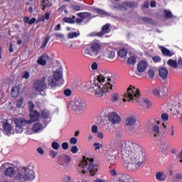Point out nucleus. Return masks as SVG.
Returning a JSON list of instances; mask_svg holds the SVG:
<instances>
[{
	"instance_id": "25",
	"label": "nucleus",
	"mask_w": 182,
	"mask_h": 182,
	"mask_svg": "<svg viewBox=\"0 0 182 182\" xmlns=\"http://www.w3.org/2000/svg\"><path fill=\"white\" fill-rule=\"evenodd\" d=\"M168 93L167 87H159V95L161 97H164Z\"/></svg>"
},
{
	"instance_id": "51",
	"label": "nucleus",
	"mask_w": 182,
	"mask_h": 182,
	"mask_svg": "<svg viewBox=\"0 0 182 182\" xmlns=\"http://www.w3.org/2000/svg\"><path fill=\"white\" fill-rule=\"evenodd\" d=\"M94 147H95V151H97V150H100V149L103 147V145H102L100 143H95Z\"/></svg>"
},
{
	"instance_id": "23",
	"label": "nucleus",
	"mask_w": 182,
	"mask_h": 182,
	"mask_svg": "<svg viewBox=\"0 0 182 182\" xmlns=\"http://www.w3.org/2000/svg\"><path fill=\"white\" fill-rule=\"evenodd\" d=\"M39 113H38V112L36 111H31V112H30V118L31 119L32 122H38V120H39Z\"/></svg>"
},
{
	"instance_id": "16",
	"label": "nucleus",
	"mask_w": 182,
	"mask_h": 182,
	"mask_svg": "<svg viewBox=\"0 0 182 182\" xmlns=\"http://www.w3.org/2000/svg\"><path fill=\"white\" fill-rule=\"evenodd\" d=\"M48 60H49V56L44 54L37 60V63L41 65V66H46V62H48Z\"/></svg>"
},
{
	"instance_id": "28",
	"label": "nucleus",
	"mask_w": 182,
	"mask_h": 182,
	"mask_svg": "<svg viewBox=\"0 0 182 182\" xmlns=\"http://www.w3.org/2000/svg\"><path fill=\"white\" fill-rule=\"evenodd\" d=\"M110 24L109 23H107L105 26H102V31H101V34L102 35H105V33H109V32H110Z\"/></svg>"
},
{
	"instance_id": "40",
	"label": "nucleus",
	"mask_w": 182,
	"mask_h": 182,
	"mask_svg": "<svg viewBox=\"0 0 182 182\" xmlns=\"http://www.w3.org/2000/svg\"><path fill=\"white\" fill-rule=\"evenodd\" d=\"M80 35V33L70 32L68 34V39H73V38H77Z\"/></svg>"
},
{
	"instance_id": "24",
	"label": "nucleus",
	"mask_w": 182,
	"mask_h": 182,
	"mask_svg": "<svg viewBox=\"0 0 182 182\" xmlns=\"http://www.w3.org/2000/svg\"><path fill=\"white\" fill-rule=\"evenodd\" d=\"M58 81L53 77V76H50L48 77V86L50 87H55L56 86V82Z\"/></svg>"
},
{
	"instance_id": "61",
	"label": "nucleus",
	"mask_w": 182,
	"mask_h": 182,
	"mask_svg": "<svg viewBox=\"0 0 182 182\" xmlns=\"http://www.w3.org/2000/svg\"><path fill=\"white\" fill-rule=\"evenodd\" d=\"M148 75H149V77L153 79V77H154V70L153 69L149 70Z\"/></svg>"
},
{
	"instance_id": "27",
	"label": "nucleus",
	"mask_w": 182,
	"mask_h": 182,
	"mask_svg": "<svg viewBox=\"0 0 182 182\" xmlns=\"http://www.w3.org/2000/svg\"><path fill=\"white\" fill-rule=\"evenodd\" d=\"M55 80L57 82H59V80H60V79H62V72L59 70H57L54 73H53V76Z\"/></svg>"
},
{
	"instance_id": "9",
	"label": "nucleus",
	"mask_w": 182,
	"mask_h": 182,
	"mask_svg": "<svg viewBox=\"0 0 182 182\" xmlns=\"http://www.w3.org/2000/svg\"><path fill=\"white\" fill-rule=\"evenodd\" d=\"M46 78H42L41 80H36L33 82V89L36 92H43L46 89Z\"/></svg>"
},
{
	"instance_id": "32",
	"label": "nucleus",
	"mask_w": 182,
	"mask_h": 182,
	"mask_svg": "<svg viewBox=\"0 0 182 182\" xmlns=\"http://www.w3.org/2000/svg\"><path fill=\"white\" fill-rule=\"evenodd\" d=\"M161 50L164 56H173V53L170 52L168 49L161 47Z\"/></svg>"
},
{
	"instance_id": "8",
	"label": "nucleus",
	"mask_w": 182,
	"mask_h": 182,
	"mask_svg": "<svg viewBox=\"0 0 182 182\" xmlns=\"http://www.w3.org/2000/svg\"><path fill=\"white\" fill-rule=\"evenodd\" d=\"M159 124H160V121H157L155 119L149 121V126L152 127L153 137H160V136L164 134L161 129L159 127Z\"/></svg>"
},
{
	"instance_id": "7",
	"label": "nucleus",
	"mask_w": 182,
	"mask_h": 182,
	"mask_svg": "<svg viewBox=\"0 0 182 182\" xmlns=\"http://www.w3.org/2000/svg\"><path fill=\"white\" fill-rule=\"evenodd\" d=\"M102 50V44L99 41H94L90 44V50L87 48L85 53L91 58H96Z\"/></svg>"
},
{
	"instance_id": "20",
	"label": "nucleus",
	"mask_w": 182,
	"mask_h": 182,
	"mask_svg": "<svg viewBox=\"0 0 182 182\" xmlns=\"http://www.w3.org/2000/svg\"><path fill=\"white\" fill-rule=\"evenodd\" d=\"M4 174L6 177L11 178L14 176V174H15V168L14 167H9L4 170Z\"/></svg>"
},
{
	"instance_id": "2",
	"label": "nucleus",
	"mask_w": 182,
	"mask_h": 182,
	"mask_svg": "<svg viewBox=\"0 0 182 182\" xmlns=\"http://www.w3.org/2000/svg\"><path fill=\"white\" fill-rule=\"evenodd\" d=\"M35 178H36V173L32 167L21 166L15 172L13 182H32Z\"/></svg>"
},
{
	"instance_id": "38",
	"label": "nucleus",
	"mask_w": 182,
	"mask_h": 182,
	"mask_svg": "<svg viewBox=\"0 0 182 182\" xmlns=\"http://www.w3.org/2000/svg\"><path fill=\"white\" fill-rule=\"evenodd\" d=\"M168 65L171 68H173V69H176L177 68V62L174 60L170 59L168 60Z\"/></svg>"
},
{
	"instance_id": "37",
	"label": "nucleus",
	"mask_w": 182,
	"mask_h": 182,
	"mask_svg": "<svg viewBox=\"0 0 182 182\" xmlns=\"http://www.w3.org/2000/svg\"><path fill=\"white\" fill-rule=\"evenodd\" d=\"M118 55L119 58H126L127 55V50L126 49L122 48L118 51Z\"/></svg>"
},
{
	"instance_id": "36",
	"label": "nucleus",
	"mask_w": 182,
	"mask_h": 182,
	"mask_svg": "<svg viewBox=\"0 0 182 182\" xmlns=\"http://www.w3.org/2000/svg\"><path fill=\"white\" fill-rule=\"evenodd\" d=\"M4 130L6 132V134L11 132L12 127H11V124H8V122H6L3 125Z\"/></svg>"
},
{
	"instance_id": "50",
	"label": "nucleus",
	"mask_w": 182,
	"mask_h": 182,
	"mask_svg": "<svg viewBox=\"0 0 182 182\" xmlns=\"http://www.w3.org/2000/svg\"><path fill=\"white\" fill-rule=\"evenodd\" d=\"M144 105L146 109H149L151 106V102L148 99H144Z\"/></svg>"
},
{
	"instance_id": "22",
	"label": "nucleus",
	"mask_w": 182,
	"mask_h": 182,
	"mask_svg": "<svg viewBox=\"0 0 182 182\" xmlns=\"http://www.w3.org/2000/svg\"><path fill=\"white\" fill-rule=\"evenodd\" d=\"M159 149L161 153H167L168 151V144L164 141L160 143Z\"/></svg>"
},
{
	"instance_id": "5",
	"label": "nucleus",
	"mask_w": 182,
	"mask_h": 182,
	"mask_svg": "<svg viewBox=\"0 0 182 182\" xmlns=\"http://www.w3.org/2000/svg\"><path fill=\"white\" fill-rule=\"evenodd\" d=\"M93 161H95L93 159L83 156V159L79 164L82 174H86V171H88L91 176H95L97 173V166H95Z\"/></svg>"
},
{
	"instance_id": "44",
	"label": "nucleus",
	"mask_w": 182,
	"mask_h": 182,
	"mask_svg": "<svg viewBox=\"0 0 182 182\" xmlns=\"http://www.w3.org/2000/svg\"><path fill=\"white\" fill-rule=\"evenodd\" d=\"M136 60H137V58H136L134 56H132L128 58L127 63L129 65H134V63H136Z\"/></svg>"
},
{
	"instance_id": "18",
	"label": "nucleus",
	"mask_w": 182,
	"mask_h": 182,
	"mask_svg": "<svg viewBox=\"0 0 182 182\" xmlns=\"http://www.w3.org/2000/svg\"><path fill=\"white\" fill-rule=\"evenodd\" d=\"M107 54L109 60H113L116 56V53L112 47H107Z\"/></svg>"
},
{
	"instance_id": "56",
	"label": "nucleus",
	"mask_w": 182,
	"mask_h": 182,
	"mask_svg": "<svg viewBox=\"0 0 182 182\" xmlns=\"http://www.w3.org/2000/svg\"><path fill=\"white\" fill-rule=\"evenodd\" d=\"M71 153L73 154H75V153H77L79 151V149H77V146H73L70 149Z\"/></svg>"
},
{
	"instance_id": "6",
	"label": "nucleus",
	"mask_w": 182,
	"mask_h": 182,
	"mask_svg": "<svg viewBox=\"0 0 182 182\" xmlns=\"http://www.w3.org/2000/svg\"><path fill=\"white\" fill-rule=\"evenodd\" d=\"M123 97H125L123 99L124 102H132V100H136L140 97V92L134 86L130 85Z\"/></svg>"
},
{
	"instance_id": "57",
	"label": "nucleus",
	"mask_w": 182,
	"mask_h": 182,
	"mask_svg": "<svg viewBox=\"0 0 182 182\" xmlns=\"http://www.w3.org/2000/svg\"><path fill=\"white\" fill-rule=\"evenodd\" d=\"M91 132L92 133H95V134L98 133L99 129L97 128V126L93 125L91 128Z\"/></svg>"
},
{
	"instance_id": "30",
	"label": "nucleus",
	"mask_w": 182,
	"mask_h": 182,
	"mask_svg": "<svg viewBox=\"0 0 182 182\" xmlns=\"http://www.w3.org/2000/svg\"><path fill=\"white\" fill-rule=\"evenodd\" d=\"M19 87H14L11 90V97H18L19 96Z\"/></svg>"
},
{
	"instance_id": "45",
	"label": "nucleus",
	"mask_w": 182,
	"mask_h": 182,
	"mask_svg": "<svg viewBox=\"0 0 182 182\" xmlns=\"http://www.w3.org/2000/svg\"><path fill=\"white\" fill-rule=\"evenodd\" d=\"M63 21L66 23H75V20L70 17H64Z\"/></svg>"
},
{
	"instance_id": "21",
	"label": "nucleus",
	"mask_w": 182,
	"mask_h": 182,
	"mask_svg": "<svg viewBox=\"0 0 182 182\" xmlns=\"http://www.w3.org/2000/svg\"><path fill=\"white\" fill-rule=\"evenodd\" d=\"M159 76L162 79H167V76H168V70H166V68H161L159 70Z\"/></svg>"
},
{
	"instance_id": "52",
	"label": "nucleus",
	"mask_w": 182,
	"mask_h": 182,
	"mask_svg": "<svg viewBox=\"0 0 182 182\" xmlns=\"http://www.w3.org/2000/svg\"><path fill=\"white\" fill-rule=\"evenodd\" d=\"M166 18H173V14H171V11L168 10H165L164 12Z\"/></svg>"
},
{
	"instance_id": "12",
	"label": "nucleus",
	"mask_w": 182,
	"mask_h": 182,
	"mask_svg": "<svg viewBox=\"0 0 182 182\" xmlns=\"http://www.w3.org/2000/svg\"><path fill=\"white\" fill-rule=\"evenodd\" d=\"M45 129V126H43V124L41 122H37L34 124L31 129H28L27 131L28 134H33V133H40V132H42Z\"/></svg>"
},
{
	"instance_id": "47",
	"label": "nucleus",
	"mask_w": 182,
	"mask_h": 182,
	"mask_svg": "<svg viewBox=\"0 0 182 182\" xmlns=\"http://www.w3.org/2000/svg\"><path fill=\"white\" fill-rule=\"evenodd\" d=\"M49 39H50L49 36L45 38L44 42L41 46V49H45V48H46V46L48 45V42H49Z\"/></svg>"
},
{
	"instance_id": "15",
	"label": "nucleus",
	"mask_w": 182,
	"mask_h": 182,
	"mask_svg": "<svg viewBox=\"0 0 182 182\" xmlns=\"http://www.w3.org/2000/svg\"><path fill=\"white\" fill-rule=\"evenodd\" d=\"M130 180H132V177L124 173H121L117 178V182H128V181H130Z\"/></svg>"
},
{
	"instance_id": "4",
	"label": "nucleus",
	"mask_w": 182,
	"mask_h": 182,
	"mask_svg": "<svg viewBox=\"0 0 182 182\" xmlns=\"http://www.w3.org/2000/svg\"><path fill=\"white\" fill-rule=\"evenodd\" d=\"M122 158L127 159L129 154H138L140 153H144L141 146L139 144L127 141L125 142L124 146L122 149Z\"/></svg>"
},
{
	"instance_id": "1",
	"label": "nucleus",
	"mask_w": 182,
	"mask_h": 182,
	"mask_svg": "<svg viewBox=\"0 0 182 182\" xmlns=\"http://www.w3.org/2000/svg\"><path fill=\"white\" fill-rule=\"evenodd\" d=\"M105 77L103 75H100L97 79L93 81L87 89L89 93H94L97 97H103L113 90V85L110 83L102 84L105 82Z\"/></svg>"
},
{
	"instance_id": "64",
	"label": "nucleus",
	"mask_w": 182,
	"mask_h": 182,
	"mask_svg": "<svg viewBox=\"0 0 182 182\" xmlns=\"http://www.w3.org/2000/svg\"><path fill=\"white\" fill-rule=\"evenodd\" d=\"M175 178L176 180H182V173H177L175 175Z\"/></svg>"
},
{
	"instance_id": "29",
	"label": "nucleus",
	"mask_w": 182,
	"mask_h": 182,
	"mask_svg": "<svg viewBox=\"0 0 182 182\" xmlns=\"http://www.w3.org/2000/svg\"><path fill=\"white\" fill-rule=\"evenodd\" d=\"M50 16V14L48 12L46 13L44 16H42L38 18L37 20V23L39 22H45V21L49 19V17Z\"/></svg>"
},
{
	"instance_id": "13",
	"label": "nucleus",
	"mask_w": 182,
	"mask_h": 182,
	"mask_svg": "<svg viewBox=\"0 0 182 182\" xmlns=\"http://www.w3.org/2000/svg\"><path fill=\"white\" fill-rule=\"evenodd\" d=\"M107 119L112 124L120 123L121 119L119 114L114 112H109L107 115Z\"/></svg>"
},
{
	"instance_id": "42",
	"label": "nucleus",
	"mask_w": 182,
	"mask_h": 182,
	"mask_svg": "<svg viewBox=\"0 0 182 182\" xmlns=\"http://www.w3.org/2000/svg\"><path fill=\"white\" fill-rule=\"evenodd\" d=\"M50 116V113L48 112V110L44 109L41 112V117L43 119H49V117Z\"/></svg>"
},
{
	"instance_id": "19",
	"label": "nucleus",
	"mask_w": 182,
	"mask_h": 182,
	"mask_svg": "<svg viewBox=\"0 0 182 182\" xmlns=\"http://www.w3.org/2000/svg\"><path fill=\"white\" fill-rule=\"evenodd\" d=\"M156 178L158 181H166L167 180V174L163 171H159L156 173Z\"/></svg>"
},
{
	"instance_id": "26",
	"label": "nucleus",
	"mask_w": 182,
	"mask_h": 182,
	"mask_svg": "<svg viewBox=\"0 0 182 182\" xmlns=\"http://www.w3.org/2000/svg\"><path fill=\"white\" fill-rule=\"evenodd\" d=\"M77 16H79V18H81L83 21L84 19H86L87 18H92V14L89 12L78 13Z\"/></svg>"
},
{
	"instance_id": "59",
	"label": "nucleus",
	"mask_w": 182,
	"mask_h": 182,
	"mask_svg": "<svg viewBox=\"0 0 182 182\" xmlns=\"http://www.w3.org/2000/svg\"><path fill=\"white\" fill-rule=\"evenodd\" d=\"M142 21L145 22V23H151L153 22V20L150 18L143 17Z\"/></svg>"
},
{
	"instance_id": "39",
	"label": "nucleus",
	"mask_w": 182,
	"mask_h": 182,
	"mask_svg": "<svg viewBox=\"0 0 182 182\" xmlns=\"http://www.w3.org/2000/svg\"><path fill=\"white\" fill-rule=\"evenodd\" d=\"M58 167H59L62 170H65V168H69V164H68L67 162H64V163L59 162L58 164Z\"/></svg>"
},
{
	"instance_id": "54",
	"label": "nucleus",
	"mask_w": 182,
	"mask_h": 182,
	"mask_svg": "<svg viewBox=\"0 0 182 182\" xmlns=\"http://www.w3.org/2000/svg\"><path fill=\"white\" fill-rule=\"evenodd\" d=\"M109 173L110 176H112V177H117V171L114 168L109 171Z\"/></svg>"
},
{
	"instance_id": "3",
	"label": "nucleus",
	"mask_w": 182,
	"mask_h": 182,
	"mask_svg": "<svg viewBox=\"0 0 182 182\" xmlns=\"http://www.w3.org/2000/svg\"><path fill=\"white\" fill-rule=\"evenodd\" d=\"M125 168L130 171L137 170L146 160V154L141 152L139 154H129L126 158H123Z\"/></svg>"
},
{
	"instance_id": "46",
	"label": "nucleus",
	"mask_w": 182,
	"mask_h": 182,
	"mask_svg": "<svg viewBox=\"0 0 182 182\" xmlns=\"http://www.w3.org/2000/svg\"><path fill=\"white\" fill-rule=\"evenodd\" d=\"M95 11L100 15H105L106 16H107V15H109V13H107V12L105 11V10H102L100 9H95Z\"/></svg>"
},
{
	"instance_id": "10",
	"label": "nucleus",
	"mask_w": 182,
	"mask_h": 182,
	"mask_svg": "<svg viewBox=\"0 0 182 182\" xmlns=\"http://www.w3.org/2000/svg\"><path fill=\"white\" fill-rule=\"evenodd\" d=\"M73 110H83L86 107L85 101L80 99H75L70 103Z\"/></svg>"
},
{
	"instance_id": "41",
	"label": "nucleus",
	"mask_w": 182,
	"mask_h": 182,
	"mask_svg": "<svg viewBox=\"0 0 182 182\" xmlns=\"http://www.w3.org/2000/svg\"><path fill=\"white\" fill-rule=\"evenodd\" d=\"M61 157H62L63 160H64V161L68 164H69V163H70V161L72 160L70 156H69V155H67V154H63V155H61Z\"/></svg>"
},
{
	"instance_id": "11",
	"label": "nucleus",
	"mask_w": 182,
	"mask_h": 182,
	"mask_svg": "<svg viewBox=\"0 0 182 182\" xmlns=\"http://www.w3.org/2000/svg\"><path fill=\"white\" fill-rule=\"evenodd\" d=\"M136 117L133 115H130L129 117H127L125 119V125L126 126H135L134 128L131 129V132H137L139 129V125L136 124Z\"/></svg>"
},
{
	"instance_id": "34",
	"label": "nucleus",
	"mask_w": 182,
	"mask_h": 182,
	"mask_svg": "<svg viewBox=\"0 0 182 182\" xmlns=\"http://www.w3.org/2000/svg\"><path fill=\"white\" fill-rule=\"evenodd\" d=\"M107 159L109 161H112V163H114V161H116V160H117V156H116L115 153H113V154L108 153Z\"/></svg>"
},
{
	"instance_id": "14",
	"label": "nucleus",
	"mask_w": 182,
	"mask_h": 182,
	"mask_svg": "<svg viewBox=\"0 0 182 182\" xmlns=\"http://www.w3.org/2000/svg\"><path fill=\"white\" fill-rule=\"evenodd\" d=\"M29 123H31V122L26 120L24 119H20L16 120V130L17 132H19L20 133H22L23 132L22 128L25 127V126H26L27 124H29Z\"/></svg>"
},
{
	"instance_id": "63",
	"label": "nucleus",
	"mask_w": 182,
	"mask_h": 182,
	"mask_svg": "<svg viewBox=\"0 0 182 182\" xmlns=\"http://www.w3.org/2000/svg\"><path fill=\"white\" fill-rule=\"evenodd\" d=\"M37 152L41 156H43V154H45V150L43 149L42 147L37 148Z\"/></svg>"
},
{
	"instance_id": "43",
	"label": "nucleus",
	"mask_w": 182,
	"mask_h": 182,
	"mask_svg": "<svg viewBox=\"0 0 182 182\" xmlns=\"http://www.w3.org/2000/svg\"><path fill=\"white\" fill-rule=\"evenodd\" d=\"M63 95L65 97H70L72 96V90L70 89H65L63 90Z\"/></svg>"
},
{
	"instance_id": "31",
	"label": "nucleus",
	"mask_w": 182,
	"mask_h": 182,
	"mask_svg": "<svg viewBox=\"0 0 182 182\" xmlns=\"http://www.w3.org/2000/svg\"><path fill=\"white\" fill-rule=\"evenodd\" d=\"M133 6H134V3L132 1H125L122 4L120 8H133Z\"/></svg>"
},
{
	"instance_id": "60",
	"label": "nucleus",
	"mask_w": 182,
	"mask_h": 182,
	"mask_svg": "<svg viewBox=\"0 0 182 182\" xmlns=\"http://www.w3.org/2000/svg\"><path fill=\"white\" fill-rule=\"evenodd\" d=\"M61 147L63 150H68L69 149V144L68 142H63Z\"/></svg>"
},
{
	"instance_id": "49",
	"label": "nucleus",
	"mask_w": 182,
	"mask_h": 182,
	"mask_svg": "<svg viewBox=\"0 0 182 182\" xmlns=\"http://www.w3.org/2000/svg\"><path fill=\"white\" fill-rule=\"evenodd\" d=\"M49 156L50 157H51V159H55L58 156V151H55V150H51L50 151Z\"/></svg>"
},
{
	"instance_id": "33",
	"label": "nucleus",
	"mask_w": 182,
	"mask_h": 182,
	"mask_svg": "<svg viewBox=\"0 0 182 182\" xmlns=\"http://www.w3.org/2000/svg\"><path fill=\"white\" fill-rule=\"evenodd\" d=\"M119 99H120V95H119V93L117 92L112 94L111 96V101L113 103H116V102H118Z\"/></svg>"
},
{
	"instance_id": "35",
	"label": "nucleus",
	"mask_w": 182,
	"mask_h": 182,
	"mask_svg": "<svg viewBox=\"0 0 182 182\" xmlns=\"http://www.w3.org/2000/svg\"><path fill=\"white\" fill-rule=\"evenodd\" d=\"M152 94L154 96H156V97H161L160 96V87H156L152 90Z\"/></svg>"
},
{
	"instance_id": "53",
	"label": "nucleus",
	"mask_w": 182,
	"mask_h": 182,
	"mask_svg": "<svg viewBox=\"0 0 182 182\" xmlns=\"http://www.w3.org/2000/svg\"><path fill=\"white\" fill-rule=\"evenodd\" d=\"M161 118L164 122H167L168 120V114L167 113H163L161 115Z\"/></svg>"
},
{
	"instance_id": "58",
	"label": "nucleus",
	"mask_w": 182,
	"mask_h": 182,
	"mask_svg": "<svg viewBox=\"0 0 182 182\" xmlns=\"http://www.w3.org/2000/svg\"><path fill=\"white\" fill-rule=\"evenodd\" d=\"M29 76H30L29 72H28V71H24V72L23 73V75H22L23 79H29Z\"/></svg>"
},
{
	"instance_id": "17",
	"label": "nucleus",
	"mask_w": 182,
	"mask_h": 182,
	"mask_svg": "<svg viewBox=\"0 0 182 182\" xmlns=\"http://www.w3.org/2000/svg\"><path fill=\"white\" fill-rule=\"evenodd\" d=\"M146 68H147V62L144 60L140 61L137 65V70L140 73H142V72H144L146 70Z\"/></svg>"
},
{
	"instance_id": "48",
	"label": "nucleus",
	"mask_w": 182,
	"mask_h": 182,
	"mask_svg": "<svg viewBox=\"0 0 182 182\" xmlns=\"http://www.w3.org/2000/svg\"><path fill=\"white\" fill-rule=\"evenodd\" d=\"M51 147L54 150H59V147H60V145L56 141L52 142Z\"/></svg>"
},
{
	"instance_id": "55",
	"label": "nucleus",
	"mask_w": 182,
	"mask_h": 182,
	"mask_svg": "<svg viewBox=\"0 0 182 182\" xmlns=\"http://www.w3.org/2000/svg\"><path fill=\"white\" fill-rule=\"evenodd\" d=\"M28 107H29L30 113L32 112H35V110H33V109L35 107V104H33V102H28Z\"/></svg>"
},
{
	"instance_id": "62",
	"label": "nucleus",
	"mask_w": 182,
	"mask_h": 182,
	"mask_svg": "<svg viewBox=\"0 0 182 182\" xmlns=\"http://www.w3.org/2000/svg\"><path fill=\"white\" fill-rule=\"evenodd\" d=\"M98 68H99V65H97V63H93L91 65V69L92 70H97Z\"/></svg>"
}]
</instances>
